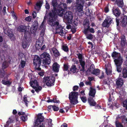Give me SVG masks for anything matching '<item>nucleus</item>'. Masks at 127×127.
Wrapping results in <instances>:
<instances>
[{
	"label": "nucleus",
	"mask_w": 127,
	"mask_h": 127,
	"mask_svg": "<svg viewBox=\"0 0 127 127\" xmlns=\"http://www.w3.org/2000/svg\"><path fill=\"white\" fill-rule=\"evenodd\" d=\"M50 107L51 108L52 107L54 111H57L59 110V107L55 105H51L49 107H48V108L50 109Z\"/></svg>",
	"instance_id": "nucleus-42"
},
{
	"label": "nucleus",
	"mask_w": 127,
	"mask_h": 127,
	"mask_svg": "<svg viewBox=\"0 0 127 127\" xmlns=\"http://www.w3.org/2000/svg\"><path fill=\"white\" fill-rule=\"evenodd\" d=\"M85 84L87 85H89L91 86H92V84L91 82L89 81H86L85 83Z\"/></svg>",
	"instance_id": "nucleus-64"
},
{
	"label": "nucleus",
	"mask_w": 127,
	"mask_h": 127,
	"mask_svg": "<svg viewBox=\"0 0 127 127\" xmlns=\"http://www.w3.org/2000/svg\"><path fill=\"white\" fill-rule=\"evenodd\" d=\"M83 25L84 27L83 32L85 34H87L89 32L92 33H94L95 32L94 30V28H90V23L89 21H84Z\"/></svg>",
	"instance_id": "nucleus-6"
},
{
	"label": "nucleus",
	"mask_w": 127,
	"mask_h": 127,
	"mask_svg": "<svg viewBox=\"0 0 127 127\" xmlns=\"http://www.w3.org/2000/svg\"><path fill=\"white\" fill-rule=\"evenodd\" d=\"M61 48L65 52H69V48L66 44H64L62 45Z\"/></svg>",
	"instance_id": "nucleus-34"
},
{
	"label": "nucleus",
	"mask_w": 127,
	"mask_h": 127,
	"mask_svg": "<svg viewBox=\"0 0 127 127\" xmlns=\"http://www.w3.org/2000/svg\"><path fill=\"white\" fill-rule=\"evenodd\" d=\"M87 38L89 39H91L93 38L92 35L91 34H88L87 36Z\"/></svg>",
	"instance_id": "nucleus-60"
},
{
	"label": "nucleus",
	"mask_w": 127,
	"mask_h": 127,
	"mask_svg": "<svg viewBox=\"0 0 127 127\" xmlns=\"http://www.w3.org/2000/svg\"><path fill=\"white\" fill-rule=\"evenodd\" d=\"M95 68V67L94 65L93 64H91L86 71V74L87 75L90 74V73L92 74V72L94 70Z\"/></svg>",
	"instance_id": "nucleus-26"
},
{
	"label": "nucleus",
	"mask_w": 127,
	"mask_h": 127,
	"mask_svg": "<svg viewBox=\"0 0 127 127\" xmlns=\"http://www.w3.org/2000/svg\"><path fill=\"white\" fill-rule=\"evenodd\" d=\"M12 58V57L10 56L7 55L6 56L5 58V61L10 63Z\"/></svg>",
	"instance_id": "nucleus-41"
},
{
	"label": "nucleus",
	"mask_w": 127,
	"mask_h": 127,
	"mask_svg": "<svg viewBox=\"0 0 127 127\" xmlns=\"http://www.w3.org/2000/svg\"><path fill=\"white\" fill-rule=\"evenodd\" d=\"M68 65L67 64H64L63 68V70L64 71H68Z\"/></svg>",
	"instance_id": "nucleus-50"
},
{
	"label": "nucleus",
	"mask_w": 127,
	"mask_h": 127,
	"mask_svg": "<svg viewBox=\"0 0 127 127\" xmlns=\"http://www.w3.org/2000/svg\"><path fill=\"white\" fill-rule=\"evenodd\" d=\"M41 58L43 65L46 67L51 63V60L49 54L46 52H43L40 55Z\"/></svg>",
	"instance_id": "nucleus-4"
},
{
	"label": "nucleus",
	"mask_w": 127,
	"mask_h": 127,
	"mask_svg": "<svg viewBox=\"0 0 127 127\" xmlns=\"http://www.w3.org/2000/svg\"><path fill=\"white\" fill-rule=\"evenodd\" d=\"M29 45V42L28 40L25 39L23 40L22 46L23 48H25Z\"/></svg>",
	"instance_id": "nucleus-28"
},
{
	"label": "nucleus",
	"mask_w": 127,
	"mask_h": 127,
	"mask_svg": "<svg viewBox=\"0 0 127 127\" xmlns=\"http://www.w3.org/2000/svg\"><path fill=\"white\" fill-rule=\"evenodd\" d=\"M31 86L35 89L37 86H38V84L37 80H35L34 81H31L30 83Z\"/></svg>",
	"instance_id": "nucleus-30"
},
{
	"label": "nucleus",
	"mask_w": 127,
	"mask_h": 127,
	"mask_svg": "<svg viewBox=\"0 0 127 127\" xmlns=\"http://www.w3.org/2000/svg\"><path fill=\"white\" fill-rule=\"evenodd\" d=\"M20 119L23 122H25L27 120L28 115H26L25 116H22L21 117Z\"/></svg>",
	"instance_id": "nucleus-45"
},
{
	"label": "nucleus",
	"mask_w": 127,
	"mask_h": 127,
	"mask_svg": "<svg viewBox=\"0 0 127 127\" xmlns=\"http://www.w3.org/2000/svg\"><path fill=\"white\" fill-rule=\"evenodd\" d=\"M32 18L31 16H28L25 18V20L27 22H30L32 20Z\"/></svg>",
	"instance_id": "nucleus-51"
},
{
	"label": "nucleus",
	"mask_w": 127,
	"mask_h": 127,
	"mask_svg": "<svg viewBox=\"0 0 127 127\" xmlns=\"http://www.w3.org/2000/svg\"><path fill=\"white\" fill-rule=\"evenodd\" d=\"M96 91L95 89L93 88L92 87H90V90L89 94L90 96H91L92 97H94L95 96Z\"/></svg>",
	"instance_id": "nucleus-21"
},
{
	"label": "nucleus",
	"mask_w": 127,
	"mask_h": 127,
	"mask_svg": "<svg viewBox=\"0 0 127 127\" xmlns=\"http://www.w3.org/2000/svg\"><path fill=\"white\" fill-rule=\"evenodd\" d=\"M100 70L98 69H94V70L92 72V74L95 75H99L100 73Z\"/></svg>",
	"instance_id": "nucleus-36"
},
{
	"label": "nucleus",
	"mask_w": 127,
	"mask_h": 127,
	"mask_svg": "<svg viewBox=\"0 0 127 127\" xmlns=\"http://www.w3.org/2000/svg\"><path fill=\"white\" fill-rule=\"evenodd\" d=\"M79 88V87L77 85H75L73 86V91H75L77 90Z\"/></svg>",
	"instance_id": "nucleus-61"
},
{
	"label": "nucleus",
	"mask_w": 127,
	"mask_h": 127,
	"mask_svg": "<svg viewBox=\"0 0 127 127\" xmlns=\"http://www.w3.org/2000/svg\"><path fill=\"white\" fill-rule=\"evenodd\" d=\"M126 42L125 36L124 35H122L121 37L120 44L121 46L123 47H125Z\"/></svg>",
	"instance_id": "nucleus-18"
},
{
	"label": "nucleus",
	"mask_w": 127,
	"mask_h": 127,
	"mask_svg": "<svg viewBox=\"0 0 127 127\" xmlns=\"http://www.w3.org/2000/svg\"><path fill=\"white\" fill-rule=\"evenodd\" d=\"M60 65L57 62L54 63L52 65L53 71L56 72H58L59 71Z\"/></svg>",
	"instance_id": "nucleus-17"
},
{
	"label": "nucleus",
	"mask_w": 127,
	"mask_h": 127,
	"mask_svg": "<svg viewBox=\"0 0 127 127\" xmlns=\"http://www.w3.org/2000/svg\"><path fill=\"white\" fill-rule=\"evenodd\" d=\"M76 7L79 12L83 11L84 4V0H76Z\"/></svg>",
	"instance_id": "nucleus-13"
},
{
	"label": "nucleus",
	"mask_w": 127,
	"mask_h": 127,
	"mask_svg": "<svg viewBox=\"0 0 127 127\" xmlns=\"http://www.w3.org/2000/svg\"><path fill=\"white\" fill-rule=\"evenodd\" d=\"M126 115H125L121 116V119L123 123H125V121L127 122V118L126 117Z\"/></svg>",
	"instance_id": "nucleus-46"
},
{
	"label": "nucleus",
	"mask_w": 127,
	"mask_h": 127,
	"mask_svg": "<svg viewBox=\"0 0 127 127\" xmlns=\"http://www.w3.org/2000/svg\"><path fill=\"white\" fill-rule=\"evenodd\" d=\"M5 74V72L4 70H0V77L3 78Z\"/></svg>",
	"instance_id": "nucleus-48"
},
{
	"label": "nucleus",
	"mask_w": 127,
	"mask_h": 127,
	"mask_svg": "<svg viewBox=\"0 0 127 127\" xmlns=\"http://www.w3.org/2000/svg\"><path fill=\"white\" fill-rule=\"evenodd\" d=\"M8 76L6 75L2 80L1 83L5 85H9L11 84V82L8 79Z\"/></svg>",
	"instance_id": "nucleus-15"
},
{
	"label": "nucleus",
	"mask_w": 127,
	"mask_h": 127,
	"mask_svg": "<svg viewBox=\"0 0 127 127\" xmlns=\"http://www.w3.org/2000/svg\"><path fill=\"white\" fill-rule=\"evenodd\" d=\"M77 55L78 56V58L79 59V60L83 61L82 60L83 56L79 52L78 54H77Z\"/></svg>",
	"instance_id": "nucleus-52"
},
{
	"label": "nucleus",
	"mask_w": 127,
	"mask_h": 127,
	"mask_svg": "<svg viewBox=\"0 0 127 127\" xmlns=\"http://www.w3.org/2000/svg\"><path fill=\"white\" fill-rule=\"evenodd\" d=\"M23 100L24 102L25 103V105L27 107L28 106V103L29 102V101L28 100L26 95H24Z\"/></svg>",
	"instance_id": "nucleus-44"
},
{
	"label": "nucleus",
	"mask_w": 127,
	"mask_h": 127,
	"mask_svg": "<svg viewBox=\"0 0 127 127\" xmlns=\"http://www.w3.org/2000/svg\"><path fill=\"white\" fill-rule=\"evenodd\" d=\"M47 11H46L45 16L44 17L43 20L40 26L41 28H43L44 27V22L45 21V20L47 18V19H48V17L47 16Z\"/></svg>",
	"instance_id": "nucleus-39"
},
{
	"label": "nucleus",
	"mask_w": 127,
	"mask_h": 127,
	"mask_svg": "<svg viewBox=\"0 0 127 127\" xmlns=\"http://www.w3.org/2000/svg\"><path fill=\"white\" fill-rule=\"evenodd\" d=\"M104 11L106 13L108 12L109 11V9L108 6L106 7L104 9Z\"/></svg>",
	"instance_id": "nucleus-63"
},
{
	"label": "nucleus",
	"mask_w": 127,
	"mask_h": 127,
	"mask_svg": "<svg viewBox=\"0 0 127 127\" xmlns=\"http://www.w3.org/2000/svg\"><path fill=\"white\" fill-rule=\"evenodd\" d=\"M80 98H81L82 101L84 103H85L87 101V98L84 96H82L81 97L80 96Z\"/></svg>",
	"instance_id": "nucleus-54"
},
{
	"label": "nucleus",
	"mask_w": 127,
	"mask_h": 127,
	"mask_svg": "<svg viewBox=\"0 0 127 127\" xmlns=\"http://www.w3.org/2000/svg\"><path fill=\"white\" fill-rule=\"evenodd\" d=\"M116 127H123V125L120 123H117V122L116 121Z\"/></svg>",
	"instance_id": "nucleus-59"
},
{
	"label": "nucleus",
	"mask_w": 127,
	"mask_h": 127,
	"mask_svg": "<svg viewBox=\"0 0 127 127\" xmlns=\"http://www.w3.org/2000/svg\"><path fill=\"white\" fill-rule=\"evenodd\" d=\"M123 106L126 110H127V99L125 100L123 102Z\"/></svg>",
	"instance_id": "nucleus-53"
},
{
	"label": "nucleus",
	"mask_w": 127,
	"mask_h": 127,
	"mask_svg": "<svg viewBox=\"0 0 127 127\" xmlns=\"http://www.w3.org/2000/svg\"><path fill=\"white\" fill-rule=\"evenodd\" d=\"M66 9H64L65 11L63 16L64 15V18L67 20L68 22L70 23L72 22L73 19L72 14L70 11H68L66 12H65Z\"/></svg>",
	"instance_id": "nucleus-9"
},
{
	"label": "nucleus",
	"mask_w": 127,
	"mask_h": 127,
	"mask_svg": "<svg viewBox=\"0 0 127 127\" xmlns=\"http://www.w3.org/2000/svg\"><path fill=\"white\" fill-rule=\"evenodd\" d=\"M112 22V19L110 16H107L102 24V27H108Z\"/></svg>",
	"instance_id": "nucleus-12"
},
{
	"label": "nucleus",
	"mask_w": 127,
	"mask_h": 127,
	"mask_svg": "<svg viewBox=\"0 0 127 127\" xmlns=\"http://www.w3.org/2000/svg\"><path fill=\"white\" fill-rule=\"evenodd\" d=\"M106 71L107 75H110L112 71L108 69L107 68L105 69Z\"/></svg>",
	"instance_id": "nucleus-58"
},
{
	"label": "nucleus",
	"mask_w": 127,
	"mask_h": 127,
	"mask_svg": "<svg viewBox=\"0 0 127 127\" xmlns=\"http://www.w3.org/2000/svg\"><path fill=\"white\" fill-rule=\"evenodd\" d=\"M111 56L114 59H116L119 57H121L120 54L117 52H116L114 51L112 54Z\"/></svg>",
	"instance_id": "nucleus-31"
},
{
	"label": "nucleus",
	"mask_w": 127,
	"mask_h": 127,
	"mask_svg": "<svg viewBox=\"0 0 127 127\" xmlns=\"http://www.w3.org/2000/svg\"><path fill=\"white\" fill-rule=\"evenodd\" d=\"M42 3L41 1H39V2H37L36 4V6L35 7V9H36L37 7L38 8H40L42 5Z\"/></svg>",
	"instance_id": "nucleus-49"
},
{
	"label": "nucleus",
	"mask_w": 127,
	"mask_h": 127,
	"mask_svg": "<svg viewBox=\"0 0 127 127\" xmlns=\"http://www.w3.org/2000/svg\"><path fill=\"white\" fill-rule=\"evenodd\" d=\"M45 8L46 9H49L50 8V5L48 2L46 0V4L45 5Z\"/></svg>",
	"instance_id": "nucleus-57"
},
{
	"label": "nucleus",
	"mask_w": 127,
	"mask_h": 127,
	"mask_svg": "<svg viewBox=\"0 0 127 127\" xmlns=\"http://www.w3.org/2000/svg\"><path fill=\"white\" fill-rule=\"evenodd\" d=\"M52 50V51L53 55L55 57H58L60 56V54L59 51L55 48H53Z\"/></svg>",
	"instance_id": "nucleus-24"
},
{
	"label": "nucleus",
	"mask_w": 127,
	"mask_h": 127,
	"mask_svg": "<svg viewBox=\"0 0 127 127\" xmlns=\"http://www.w3.org/2000/svg\"><path fill=\"white\" fill-rule=\"evenodd\" d=\"M42 113H39L38 114L37 118L34 122V125L37 126L43 122L44 120V117L42 116Z\"/></svg>",
	"instance_id": "nucleus-11"
},
{
	"label": "nucleus",
	"mask_w": 127,
	"mask_h": 127,
	"mask_svg": "<svg viewBox=\"0 0 127 127\" xmlns=\"http://www.w3.org/2000/svg\"><path fill=\"white\" fill-rule=\"evenodd\" d=\"M114 61L116 65H122L123 62V59L121 56L115 59Z\"/></svg>",
	"instance_id": "nucleus-19"
},
{
	"label": "nucleus",
	"mask_w": 127,
	"mask_h": 127,
	"mask_svg": "<svg viewBox=\"0 0 127 127\" xmlns=\"http://www.w3.org/2000/svg\"><path fill=\"white\" fill-rule=\"evenodd\" d=\"M38 25V23L37 21H35L33 23V25L31 27V31L32 29L33 30V32L34 31L35 32L37 28Z\"/></svg>",
	"instance_id": "nucleus-23"
},
{
	"label": "nucleus",
	"mask_w": 127,
	"mask_h": 127,
	"mask_svg": "<svg viewBox=\"0 0 127 127\" xmlns=\"http://www.w3.org/2000/svg\"><path fill=\"white\" fill-rule=\"evenodd\" d=\"M52 3L53 8L47 14L48 19L58 17V15L63 16L65 11L64 9H67L66 4L65 3H61L57 9L58 4L57 2L54 0L52 1Z\"/></svg>",
	"instance_id": "nucleus-1"
},
{
	"label": "nucleus",
	"mask_w": 127,
	"mask_h": 127,
	"mask_svg": "<svg viewBox=\"0 0 127 127\" xmlns=\"http://www.w3.org/2000/svg\"><path fill=\"white\" fill-rule=\"evenodd\" d=\"M32 14L33 18H35L36 16V13L35 11H33L32 13Z\"/></svg>",
	"instance_id": "nucleus-62"
},
{
	"label": "nucleus",
	"mask_w": 127,
	"mask_h": 127,
	"mask_svg": "<svg viewBox=\"0 0 127 127\" xmlns=\"http://www.w3.org/2000/svg\"><path fill=\"white\" fill-rule=\"evenodd\" d=\"M66 9H64L65 11L63 16L64 15V18L67 20L68 22L70 23L72 22L73 19L72 14L70 11H68L66 12H65Z\"/></svg>",
	"instance_id": "nucleus-10"
},
{
	"label": "nucleus",
	"mask_w": 127,
	"mask_h": 127,
	"mask_svg": "<svg viewBox=\"0 0 127 127\" xmlns=\"http://www.w3.org/2000/svg\"><path fill=\"white\" fill-rule=\"evenodd\" d=\"M3 50L0 51V60L1 61L5 59V56L3 53Z\"/></svg>",
	"instance_id": "nucleus-37"
},
{
	"label": "nucleus",
	"mask_w": 127,
	"mask_h": 127,
	"mask_svg": "<svg viewBox=\"0 0 127 127\" xmlns=\"http://www.w3.org/2000/svg\"><path fill=\"white\" fill-rule=\"evenodd\" d=\"M10 63L7 62L5 61L2 64V68L3 69H4L6 68L9 66V64Z\"/></svg>",
	"instance_id": "nucleus-40"
},
{
	"label": "nucleus",
	"mask_w": 127,
	"mask_h": 127,
	"mask_svg": "<svg viewBox=\"0 0 127 127\" xmlns=\"http://www.w3.org/2000/svg\"><path fill=\"white\" fill-rule=\"evenodd\" d=\"M42 60L38 56L35 55L33 59V64L35 65V70L38 71H40L41 68L40 67L41 65Z\"/></svg>",
	"instance_id": "nucleus-8"
},
{
	"label": "nucleus",
	"mask_w": 127,
	"mask_h": 127,
	"mask_svg": "<svg viewBox=\"0 0 127 127\" xmlns=\"http://www.w3.org/2000/svg\"><path fill=\"white\" fill-rule=\"evenodd\" d=\"M58 20V17L48 18L47 22L51 27H56L55 29L56 33L63 36L64 34L63 30V28L61 25H59V23Z\"/></svg>",
	"instance_id": "nucleus-2"
},
{
	"label": "nucleus",
	"mask_w": 127,
	"mask_h": 127,
	"mask_svg": "<svg viewBox=\"0 0 127 127\" xmlns=\"http://www.w3.org/2000/svg\"><path fill=\"white\" fill-rule=\"evenodd\" d=\"M78 95V93L75 92H72L69 93V98L71 104L74 105L78 102L77 100Z\"/></svg>",
	"instance_id": "nucleus-5"
},
{
	"label": "nucleus",
	"mask_w": 127,
	"mask_h": 127,
	"mask_svg": "<svg viewBox=\"0 0 127 127\" xmlns=\"http://www.w3.org/2000/svg\"><path fill=\"white\" fill-rule=\"evenodd\" d=\"M26 27L24 25H21L19 26L17 28V30L20 32H25L26 30Z\"/></svg>",
	"instance_id": "nucleus-22"
},
{
	"label": "nucleus",
	"mask_w": 127,
	"mask_h": 127,
	"mask_svg": "<svg viewBox=\"0 0 127 127\" xmlns=\"http://www.w3.org/2000/svg\"><path fill=\"white\" fill-rule=\"evenodd\" d=\"M113 14L116 17L119 16L121 14V11L118 7L113 10Z\"/></svg>",
	"instance_id": "nucleus-27"
},
{
	"label": "nucleus",
	"mask_w": 127,
	"mask_h": 127,
	"mask_svg": "<svg viewBox=\"0 0 127 127\" xmlns=\"http://www.w3.org/2000/svg\"><path fill=\"white\" fill-rule=\"evenodd\" d=\"M45 30L42 29L40 32V36L41 37H42L43 39V36L44 34Z\"/></svg>",
	"instance_id": "nucleus-55"
},
{
	"label": "nucleus",
	"mask_w": 127,
	"mask_h": 127,
	"mask_svg": "<svg viewBox=\"0 0 127 127\" xmlns=\"http://www.w3.org/2000/svg\"><path fill=\"white\" fill-rule=\"evenodd\" d=\"M19 60H20L21 59V62L20 63V65L21 67L23 68L26 65V61L22 60V57H23V54L22 53H20L19 54Z\"/></svg>",
	"instance_id": "nucleus-25"
},
{
	"label": "nucleus",
	"mask_w": 127,
	"mask_h": 127,
	"mask_svg": "<svg viewBox=\"0 0 127 127\" xmlns=\"http://www.w3.org/2000/svg\"><path fill=\"white\" fill-rule=\"evenodd\" d=\"M79 62L80 64L82 67V68L80 70V71H82L83 72H84L85 71V62L83 61L79 60Z\"/></svg>",
	"instance_id": "nucleus-29"
},
{
	"label": "nucleus",
	"mask_w": 127,
	"mask_h": 127,
	"mask_svg": "<svg viewBox=\"0 0 127 127\" xmlns=\"http://www.w3.org/2000/svg\"><path fill=\"white\" fill-rule=\"evenodd\" d=\"M42 88V87L40 86H39L38 85V86L36 87V88H35V91L37 92L39 91H40Z\"/></svg>",
	"instance_id": "nucleus-56"
},
{
	"label": "nucleus",
	"mask_w": 127,
	"mask_h": 127,
	"mask_svg": "<svg viewBox=\"0 0 127 127\" xmlns=\"http://www.w3.org/2000/svg\"><path fill=\"white\" fill-rule=\"evenodd\" d=\"M116 84L117 87H121L124 84V80L122 78H119L116 80Z\"/></svg>",
	"instance_id": "nucleus-16"
},
{
	"label": "nucleus",
	"mask_w": 127,
	"mask_h": 127,
	"mask_svg": "<svg viewBox=\"0 0 127 127\" xmlns=\"http://www.w3.org/2000/svg\"><path fill=\"white\" fill-rule=\"evenodd\" d=\"M4 33L8 35L10 39H12L13 40L15 39L11 29H5L4 30Z\"/></svg>",
	"instance_id": "nucleus-14"
},
{
	"label": "nucleus",
	"mask_w": 127,
	"mask_h": 127,
	"mask_svg": "<svg viewBox=\"0 0 127 127\" xmlns=\"http://www.w3.org/2000/svg\"><path fill=\"white\" fill-rule=\"evenodd\" d=\"M116 2L119 7L122 8L123 6V0H116Z\"/></svg>",
	"instance_id": "nucleus-33"
},
{
	"label": "nucleus",
	"mask_w": 127,
	"mask_h": 127,
	"mask_svg": "<svg viewBox=\"0 0 127 127\" xmlns=\"http://www.w3.org/2000/svg\"><path fill=\"white\" fill-rule=\"evenodd\" d=\"M43 42L42 40H39L38 41L36 42V45L35 46H37V45H38L40 48Z\"/></svg>",
	"instance_id": "nucleus-47"
},
{
	"label": "nucleus",
	"mask_w": 127,
	"mask_h": 127,
	"mask_svg": "<svg viewBox=\"0 0 127 127\" xmlns=\"http://www.w3.org/2000/svg\"><path fill=\"white\" fill-rule=\"evenodd\" d=\"M24 32V37L25 38V39L27 40L28 38H29L31 36L30 34L28 31H26Z\"/></svg>",
	"instance_id": "nucleus-38"
},
{
	"label": "nucleus",
	"mask_w": 127,
	"mask_h": 127,
	"mask_svg": "<svg viewBox=\"0 0 127 127\" xmlns=\"http://www.w3.org/2000/svg\"><path fill=\"white\" fill-rule=\"evenodd\" d=\"M43 79V82L46 83L47 86H51L54 84L55 78L54 76L44 77Z\"/></svg>",
	"instance_id": "nucleus-7"
},
{
	"label": "nucleus",
	"mask_w": 127,
	"mask_h": 127,
	"mask_svg": "<svg viewBox=\"0 0 127 127\" xmlns=\"http://www.w3.org/2000/svg\"><path fill=\"white\" fill-rule=\"evenodd\" d=\"M77 69V68L76 65H72L71 67L70 71L74 73L76 72Z\"/></svg>",
	"instance_id": "nucleus-35"
},
{
	"label": "nucleus",
	"mask_w": 127,
	"mask_h": 127,
	"mask_svg": "<svg viewBox=\"0 0 127 127\" xmlns=\"http://www.w3.org/2000/svg\"><path fill=\"white\" fill-rule=\"evenodd\" d=\"M117 25L118 26L120 24L123 27H126L127 25V16L124 14H122L120 18L116 17V18Z\"/></svg>",
	"instance_id": "nucleus-3"
},
{
	"label": "nucleus",
	"mask_w": 127,
	"mask_h": 127,
	"mask_svg": "<svg viewBox=\"0 0 127 127\" xmlns=\"http://www.w3.org/2000/svg\"><path fill=\"white\" fill-rule=\"evenodd\" d=\"M122 76L124 78L127 77V68L124 67L122 69Z\"/></svg>",
	"instance_id": "nucleus-32"
},
{
	"label": "nucleus",
	"mask_w": 127,
	"mask_h": 127,
	"mask_svg": "<svg viewBox=\"0 0 127 127\" xmlns=\"http://www.w3.org/2000/svg\"><path fill=\"white\" fill-rule=\"evenodd\" d=\"M122 65H116V67L117 71L118 72H121L122 70V68L121 66Z\"/></svg>",
	"instance_id": "nucleus-43"
},
{
	"label": "nucleus",
	"mask_w": 127,
	"mask_h": 127,
	"mask_svg": "<svg viewBox=\"0 0 127 127\" xmlns=\"http://www.w3.org/2000/svg\"><path fill=\"white\" fill-rule=\"evenodd\" d=\"M93 98L90 97L88 99V102L91 106H94L96 104V103L94 99Z\"/></svg>",
	"instance_id": "nucleus-20"
}]
</instances>
